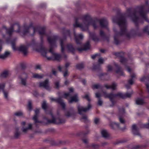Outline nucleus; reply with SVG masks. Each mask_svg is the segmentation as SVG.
<instances>
[{"label":"nucleus","mask_w":149,"mask_h":149,"mask_svg":"<svg viewBox=\"0 0 149 149\" xmlns=\"http://www.w3.org/2000/svg\"><path fill=\"white\" fill-rule=\"evenodd\" d=\"M126 16V15L125 14L121 15L119 18L115 17L112 19L113 22L117 23L120 28L119 32H117L116 29H113V31L115 32V35L114 36V42L116 45H118L120 43L118 40L119 37L123 36L128 38L130 37V34L127 32V23L125 17Z\"/></svg>","instance_id":"1"},{"label":"nucleus","mask_w":149,"mask_h":149,"mask_svg":"<svg viewBox=\"0 0 149 149\" xmlns=\"http://www.w3.org/2000/svg\"><path fill=\"white\" fill-rule=\"evenodd\" d=\"M75 23L74 24V27H79L82 31H86L88 29V26L91 24L94 29H96L98 26L97 21H93L90 16L85 15L75 19Z\"/></svg>","instance_id":"2"},{"label":"nucleus","mask_w":149,"mask_h":149,"mask_svg":"<svg viewBox=\"0 0 149 149\" xmlns=\"http://www.w3.org/2000/svg\"><path fill=\"white\" fill-rule=\"evenodd\" d=\"M32 47V50L40 53L44 57L48 60H52L60 61L61 56L55 52V47Z\"/></svg>","instance_id":"3"},{"label":"nucleus","mask_w":149,"mask_h":149,"mask_svg":"<svg viewBox=\"0 0 149 149\" xmlns=\"http://www.w3.org/2000/svg\"><path fill=\"white\" fill-rule=\"evenodd\" d=\"M61 47V52L62 55L65 58H67V56L65 54L66 52L71 53L74 54L76 51L79 53H81L83 51H86L90 49V47Z\"/></svg>","instance_id":"4"},{"label":"nucleus","mask_w":149,"mask_h":149,"mask_svg":"<svg viewBox=\"0 0 149 149\" xmlns=\"http://www.w3.org/2000/svg\"><path fill=\"white\" fill-rule=\"evenodd\" d=\"M24 33L26 34L28 33H29L32 31L33 32L31 35H33L35 32L38 31L40 35H42L45 33V28L42 27L41 28L34 27L31 26H24Z\"/></svg>","instance_id":"5"},{"label":"nucleus","mask_w":149,"mask_h":149,"mask_svg":"<svg viewBox=\"0 0 149 149\" xmlns=\"http://www.w3.org/2000/svg\"><path fill=\"white\" fill-rule=\"evenodd\" d=\"M83 97L87 100L88 102V106L84 107L83 106L79 105L77 107V109L78 113L80 115H83V112L86 113L89 111L91 108V105L90 103L91 100L89 95L87 94L85 95Z\"/></svg>","instance_id":"6"},{"label":"nucleus","mask_w":149,"mask_h":149,"mask_svg":"<svg viewBox=\"0 0 149 149\" xmlns=\"http://www.w3.org/2000/svg\"><path fill=\"white\" fill-rule=\"evenodd\" d=\"M127 13L128 16L131 17L133 21L136 25L139 19V17L136 15L137 13V11L136 10L129 8L127 10Z\"/></svg>","instance_id":"7"},{"label":"nucleus","mask_w":149,"mask_h":149,"mask_svg":"<svg viewBox=\"0 0 149 149\" xmlns=\"http://www.w3.org/2000/svg\"><path fill=\"white\" fill-rule=\"evenodd\" d=\"M50 115L52 116V120H47V123L48 124L52 123L56 124H64L65 122V120L63 118L60 117L55 118L52 113H50Z\"/></svg>","instance_id":"8"},{"label":"nucleus","mask_w":149,"mask_h":149,"mask_svg":"<svg viewBox=\"0 0 149 149\" xmlns=\"http://www.w3.org/2000/svg\"><path fill=\"white\" fill-rule=\"evenodd\" d=\"M4 28L6 30V33L10 36L12 35V33L14 31V29H15V31L17 32H19L20 31V26L18 24H14L8 29H7L5 27Z\"/></svg>","instance_id":"9"},{"label":"nucleus","mask_w":149,"mask_h":149,"mask_svg":"<svg viewBox=\"0 0 149 149\" xmlns=\"http://www.w3.org/2000/svg\"><path fill=\"white\" fill-rule=\"evenodd\" d=\"M145 6H141L138 7L139 10V14L140 17L146 21L149 22V20L148 19L146 15V12L144 10Z\"/></svg>","instance_id":"10"},{"label":"nucleus","mask_w":149,"mask_h":149,"mask_svg":"<svg viewBox=\"0 0 149 149\" xmlns=\"http://www.w3.org/2000/svg\"><path fill=\"white\" fill-rule=\"evenodd\" d=\"M14 51H18L24 56H26L29 53V47H13Z\"/></svg>","instance_id":"11"},{"label":"nucleus","mask_w":149,"mask_h":149,"mask_svg":"<svg viewBox=\"0 0 149 149\" xmlns=\"http://www.w3.org/2000/svg\"><path fill=\"white\" fill-rule=\"evenodd\" d=\"M50 100L52 101H54L56 103L60 104L62 107V109H64L65 108V104L64 103L63 100L60 97L56 99L51 97Z\"/></svg>","instance_id":"12"},{"label":"nucleus","mask_w":149,"mask_h":149,"mask_svg":"<svg viewBox=\"0 0 149 149\" xmlns=\"http://www.w3.org/2000/svg\"><path fill=\"white\" fill-rule=\"evenodd\" d=\"M23 74L24 76H20L19 77V78L20 79V84L24 86H26L27 85V79H28V77L27 74L26 73H23Z\"/></svg>","instance_id":"13"},{"label":"nucleus","mask_w":149,"mask_h":149,"mask_svg":"<svg viewBox=\"0 0 149 149\" xmlns=\"http://www.w3.org/2000/svg\"><path fill=\"white\" fill-rule=\"evenodd\" d=\"M109 125L111 128L113 130H115L116 128H118L122 130H124L125 129V127H122L120 126V124L114 122L111 123Z\"/></svg>","instance_id":"14"},{"label":"nucleus","mask_w":149,"mask_h":149,"mask_svg":"<svg viewBox=\"0 0 149 149\" xmlns=\"http://www.w3.org/2000/svg\"><path fill=\"white\" fill-rule=\"evenodd\" d=\"M65 36H64L63 38H61L60 39V46L61 47H64L66 41V36H69L70 35V31L67 30L65 31Z\"/></svg>","instance_id":"15"},{"label":"nucleus","mask_w":149,"mask_h":149,"mask_svg":"<svg viewBox=\"0 0 149 149\" xmlns=\"http://www.w3.org/2000/svg\"><path fill=\"white\" fill-rule=\"evenodd\" d=\"M108 95L114 99L116 97H119L122 99L125 98V95L124 94L122 93L119 92L116 94H113V93H108Z\"/></svg>","instance_id":"16"},{"label":"nucleus","mask_w":149,"mask_h":149,"mask_svg":"<svg viewBox=\"0 0 149 149\" xmlns=\"http://www.w3.org/2000/svg\"><path fill=\"white\" fill-rule=\"evenodd\" d=\"M39 86L40 87H43L47 90H49L50 88L49 85V80L46 79L44 81L40 82L39 83Z\"/></svg>","instance_id":"17"},{"label":"nucleus","mask_w":149,"mask_h":149,"mask_svg":"<svg viewBox=\"0 0 149 149\" xmlns=\"http://www.w3.org/2000/svg\"><path fill=\"white\" fill-rule=\"evenodd\" d=\"M132 131L134 135L141 136V134L139 132V128L136 124H133L132 125Z\"/></svg>","instance_id":"18"},{"label":"nucleus","mask_w":149,"mask_h":149,"mask_svg":"<svg viewBox=\"0 0 149 149\" xmlns=\"http://www.w3.org/2000/svg\"><path fill=\"white\" fill-rule=\"evenodd\" d=\"M100 24L102 28H104L108 29L107 25L108 22L106 19L103 18L100 19L99 21Z\"/></svg>","instance_id":"19"},{"label":"nucleus","mask_w":149,"mask_h":149,"mask_svg":"<svg viewBox=\"0 0 149 149\" xmlns=\"http://www.w3.org/2000/svg\"><path fill=\"white\" fill-rule=\"evenodd\" d=\"M76 112L73 108L67 111L65 113V115L67 117L74 116L76 114Z\"/></svg>","instance_id":"20"},{"label":"nucleus","mask_w":149,"mask_h":149,"mask_svg":"<svg viewBox=\"0 0 149 149\" xmlns=\"http://www.w3.org/2000/svg\"><path fill=\"white\" fill-rule=\"evenodd\" d=\"M58 37L56 36L49 37L47 38L48 42L51 45H53L55 43Z\"/></svg>","instance_id":"21"},{"label":"nucleus","mask_w":149,"mask_h":149,"mask_svg":"<svg viewBox=\"0 0 149 149\" xmlns=\"http://www.w3.org/2000/svg\"><path fill=\"white\" fill-rule=\"evenodd\" d=\"M10 54V52L8 51H6L3 54H0V59L5 60L9 57Z\"/></svg>","instance_id":"22"},{"label":"nucleus","mask_w":149,"mask_h":149,"mask_svg":"<svg viewBox=\"0 0 149 149\" xmlns=\"http://www.w3.org/2000/svg\"><path fill=\"white\" fill-rule=\"evenodd\" d=\"M74 35L76 43L77 44H79L81 43L80 40L83 39V36L82 34H79L77 35L75 32H74Z\"/></svg>","instance_id":"23"},{"label":"nucleus","mask_w":149,"mask_h":149,"mask_svg":"<svg viewBox=\"0 0 149 149\" xmlns=\"http://www.w3.org/2000/svg\"><path fill=\"white\" fill-rule=\"evenodd\" d=\"M103 95L105 98H108L109 99L110 101L111 102L112 104L110 105V107H113L115 103L114 99L108 95V93L105 92H103Z\"/></svg>","instance_id":"24"},{"label":"nucleus","mask_w":149,"mask_h":149,"mask_svg":"<svg viewBox=\"0 0 149 149\" xmlns=\"http://www.w3.org/2000/svg\"><path fill=\"white\" fill-rule=\"evenodd\" d=\"M114 65L116 68V72L121 75H123L124 74L121 67L117 64L115 63Z\"/></svg>","instance_id":"25"},{"label":"nucleus","mask_w":149,"mask_h":149,"mask_svg":"<svg viewBox=\"0 0 149 149\" xmlns=\"http://www.w3.org/2000/svg\"><path fill=\"white\" fill-rule=\"evenodd\" d=\"M117 86V83L115 82L112 83L111 85H108L107 84H105L104 86L107 89L111 88L113 90H115L116 89V87Z\"/></svg>","instance_id":"26"},{"label":"nucleus","mask_w":149,"mask_h":149,"mask_svg":"<svg viewBox=\"0 0 149 149\" xmlns=\"http://www.w3.org/2000/svg\"><path fill=\"white\" fill-rule=\"evenodd\" d=\"M21 133L19 131V129L18 127H16L15 128L14 133V137L15 139H18L20 136Z\"/></svg>","instance_id":"27"},{"label":"nucleus","mask_w":149,"mask_h":149,"mask_svg":"<svg viewBox=\"0 0 149 149\" xmlns=\"http://www.w3.org/2000/svg\"><path fill=\"white\" fill-rule=\"evenodd\" d=\"M70 99L68 100V102L69 103H72L73 102H77L78 101L77 94H75L73 97H70Z\"/></svg>","instance_id":"28"},{"label":"nucleus","mask_w":149,"mask_h":149,"mask_svg":"<svg viewBox=\"0 0 149 149\" xmlns=\"http://www.w3.org/2000/svg\"><path fill=\"white\" fill-rule=\"evenodd\" d=\"M80 120L85 123H87L89 122V120L88 118V116L86 114H84L82 115L80 119Z\"/></svg>","instance_id":"29"},{"label":"nucleus","mask_w":149,"mask_h":149,"mask_svg":"<svg viewBox=\"0 0 149 149\" xmlns=\"http://www.w3.org/2000/svg\"><path fill=\"white\" fill-rule=\"evenodd\" d=\"M136 104L139 105H142L145 103L143 100L142 98H138L136 99Z\"/></svg>","instance_id":"30"},{"label":"nucleus","mask_w":149,"mask_h":149,"mask_svg":"<svg viewBox=\"0 0 149 149\" xmlns=\"http://www.w3.org/2000/svg\"><path fill=\"white\" fill-rule=\"evenodd\" d=\"M118 118L119 120V121L120 123V125L121 124L123 125H124V126L123 127H124V126L125 127V129H126V126L125 125V121L123 118L122 117V116L121 115H118Z\"/></svg>","instance_id":"31"},{"label":"nucleus","mask_w":149,"mask_h":149,"mask_svg":"<svg viewBox=\"0 0 149 149\" xmlns=\"http://www.w3.org/2000/svg\"><path fill=\"white\" fill-rule=\"evenodd\" d=\"M85 64L84 62H81L77 64L76 66V68L79 70H81L84 68Z\"/></svg>","instance_id":"32"},{"label":"nucleus","mask_w":149,"mask_h":149,"mask_svg":"<svg viewBox=\"0 0 149 149\" xmlns=\"http://www.w3.org/2000/svg\"><path fill=\"white\" fill-rule=\"evenodd\" d=\"M38 117H33L32 119L34 121V123L36 127H38V123H41L42 122L41 121L39 120L38 119Z\"/></svg>","instance_id":"33"},{"label":"nucleus","mask_w":149,"mask_h":149,"mask_svg":"<svg viewBox=\"0 0 149 149\" xmlns=\"http://www.w3.org/2000/svg\"><path fill=\"white\" fill-rule=\"evenodd\" d=\"M32 124L29 123L28 124V127L26 128H23L22 131L24 133H26L28 130H31L32 129Z\"/></svg>","instance_id":"34"},{"label":"nucleus","mask_w":149,"mask_h":149,"mask_svg":"<svg viewBox=\"0 0 149 149\" xmlns=\"http://www.w3.org/2000/svg\"><path fill=\"white\" fill-rule=\"evenodd\" d=\"M92 69L93 70H97L101 71V68L99 64H95L94 63L93 64Z\"/></svg>","instance_id":"35"},{"label":"nucleus","mask_w":149,"mask_h":149,"mask_svg":"<svg viewBox=\"0 0 149 149\" xmlns=\"http://www.w3.org/2000/svg\"><path fill=\"white\" fill-rule=\"evenodd\" d=\"M101 133L102 137L105 138H107L109 136V134L106 130H102Z\"/></svg>","instance_id":"36"},{"label":"nucleus","mask_w":149,"mask_h":149,"mask_svg":"<svg viewBox=\"0 0 149 149\" xmlns=\"http://www.w3.org/2000/svg\"><path fill=\"white\" fill-rule=\"evenodd\" d=\"M120 62L123 64L125 65H126V64L127 62V59L124 57H121V58H120Z\"/></svg>","instance_id":"37"},{"label":"nucleus","mask_w":149,"mask_h":149,"mask_svg":"<svg viewBox=\"0 0 149 149\" xmlns=\"http://www.w3.org/2000/svg\"><path fill=\"white\" fill-rule=\"evenodd\" d=\"M90 35L91 37L93 40L95 42H97L99 40L98 37L96 36L95 33H90Z\"/></svg>","instance_id":"38"},{"label":"nucleus","mask_w":149,"mask_h":149,"mask_svg":"<svg viewBox=\"0 0 149 149\" xmlns=\"http://www.w3.org/2000/svg\"><path fill=\"white\" fill-rule=\"evenodd\" d=\"M118 115H123L125 113V109L124 107L120 108L119 107L118 108Z\"/></svg>","instance_id":"39"},{"label":"nucleus","mask_w":149,"mask_h":149,"mask_svg":"<svg viewBox=\"0 0 149 149\" xmlns=\"http://www.w3.org/2000/svg\"><path fill=\"white\" fill-rule=\"evenodd\" d=\"M146 80L149 81V74L147 76H144L140 79V81L142 82H144Z\"/></svg>","instance_id":"40"},{"label":"nucleus","mask_w":149,"mask_h":149,"mask_svg":"<svg viewBox=\"0 0 149 149\" xmlns=\"http://www.w3.org/2000/svg\"><path fill=\"white\" fill-rule=\"evenodd\" d=\"M8 76V72L7 71H5L3 72L1 74L0 77L1 78H6Z\"/></svg>","instance_id":"41"},{"label":"nucleus","mask_w":149,"mask_h":149,"mask_svg":"<svg viewBox=\"0 0 149 149\" xmlns=\"http://www.w3.org/2000/svg\"><path fill=\"white\" fill-rule=\"evenodd\" d=\"M44 76L43 75H40L38 74H33V77L34 78L40 79L42 78Z\"/></svg>","instance_id":"42"},{"label":"nucleus","mask_w":149,"mask_h":149,"mask_svg":"<svg viewBox=\"0 0 149 149\" xmlns=\"http://www.w3.org/2000/svg\"><path fill=\"white\" fill-rule=\"evenodd\" d=\"M83 142L86 146L87 148H88L90 146L88 145V143L89 140L87 138L83 139H82Z\"/></svg>","instance_id":"43"},{"label":"nucleus","mask_w":149,"mask_h":149,"mask_svg":"<svg viewBox=\"0 0 149 149\" xmlns=\"http://www.w3.org/2000/svg\"><path fill=\"white\" fill-rule=\"evenodd\" d=\"M144 32L147 33L149 35V26H145L143 29Z\"/></svg>","instance_id":"44"},{"label":"nucleus","mask_w":149,"mask_h":149,"mask_svg":"<svg viewBox=\"0 0 149 149\" xmlns=\"http://www.w3.org/2000/svg\"><path fill=\"white\" fill-rule=\"evenodd\" d=\"M42 109L46 111L47 108V105L45 101H44L42 104Z\"/></svg>","instance_id":"45"},{"label":"nucleus","mask_w":149,"mask_h":149,"mask_svg":"<svg viewBox=\"0 0 149 149\" xmlns=\"http://www.w3.org/2000/svg\"><path fill=\"white\" fill-rule=\"evenodd\" d=\"M100 36L103 39H105L107 38L106 36L104 33L102 31H100Z\"/></svg>","instance_id":"46"},{"label":"nucleus","mask_w":149,"mask_h":149,"mask_svg":"<svg viewBox=\"0 0 149 149\" xmlns=\"http://www.w3.org/2000/svg\"><path fill=\"white\" fill-rule=\"evenodd\" d=\"M27 108L29 110L31 111L32 109V102L30 100L28 101V103L27 105Z\"/></svg>","instance_id":"47"},{"label":"nucleus","mask_w":149,"mask_h":149,"mask_svg":"<svg viewBox=\"0 0 149 149\" xmlns=\"http://www.w3.org/2000/svg\"><path fill=\"white\" fill-rule=\"evenodd\" d=\"M100 121V119L99 118H95L94 119V123L95 124L97 125L99 124Z\"/></svg>","instance_id":"48"},{"label":"nucleus","mask_w":149,"mask_h":149,"mask_svg":"<svg viewBox=\"0 0 149 149\" xmlns=\"http://www.w3.org/2000/svg\"><path fill=\"white\" fill-rule=\"evenodd\" d=\"M132 93V92H131L130 93H127L125 94H124L125 96V98H130L131 97Z\"/></svg>","instance_id":"49"},{"label":"nucleus","mask_w":149,"mask_h":149,"mask_svg":"<svg viewBox=\"0 0 149 149\" xmlns=\"http://www.w3.org/2000/svg\"><path fill=\"white\" fill-rule=\"evenodd\" d=\"M90 131L89 130H87L86 132L82 131L80 132V135H83L85 136L88 134L90 132Z\"/></svg>","instance_id":"50"},{"label":"nucleus","mask_w":149,"mask_h":149,"mask_svg":"<svg viewBox=\"0 0 149 149\" xmlns=\"http://www.w3.org/2000/svg\"><path fill=\"white\" fill-rule=\"evenodd\" d=\"M14 115L17 116H23V113L22 111H19L15 113Z\"/></svg>","instance_id":"51"},{"label":"nucleus","mask_w":149,"mask_h":149,"mask_svg":"<svg viewBox=\"0 0 149 149\" xmlns=\"http://www.w3.org/2000/svg\"><path fill=\"white\" fill-rule=\"evenodd\" d=\"M101 86L100 84H96L93 85L92 86V88L93 89H98L99 88H101Z\"/></svg>","instance_id":"52"},{"label":"nucleus","mask_w":149,"mask_h":149,"mask_svg":"<svg viewBox=\"0 0 149 149\" xmlns=\"http://www.w3.org/2000/svg\"><path fill=\"white\" fill-rule=\"evenodd\" d=\"M35 114L33 117H39V114L40 113L39 110L36 109L35 111Z\"/></svg>","instance_id":"53"},{"label":"nucleus","mask_w":149,"mask_h":149,"mask_svg":"<svg viewBox=\"0 0 149 149\" xmlns=\"http://www.w3.org/2000/svg\"><path fill=\"white\" fill-rule=\"evenodd\" d=\"M4 94V96L5 97V98L8 100V92L6 91L4 89H3L2 90Z\"/></svg>","instance_id":"54"},{"label":"nucleus","mask_w":149,"mask_h":149,"mask_svg":"<svg viewBox=\"0 0 149 149\" xmlns=\"http://www.w3.org/2000/svg\"><path fill=\"white\" fill-rule=\"evenodd\" d=\"M141 128H149V119L148 123L146 124H144L142 125L141 126Z\"/></svg>","instance_id":"55"},{"label":"nucleus","mask_w":149,"mask_h":149,"mask_svg":"<svg viewBox=\"0 0 149 149\" xmlns=\"http://www.w3.org/2000/svg\"><path fill=\"white\" fill-rule=\"evenodd\" d=\"M104 62V60L102 57H100L98 60V62L99 64H102Z\"/></svg>","instance_id":"56"},{"label":"nucleus","mask_w":149,"mask_h":149,"mask_svg":"<svg viewBox=\"0 0 149 149\" xmlns=\"http://www.w3.org/2000/svg\"><path fill=\"white\" fill-rule=\"evenodd\" d=\"M59 83L60 81L59 80L57 81L54 83L55 86L56 88L57 89L58 88H59Z\"/></svg>","instance_id":"57"},{"label":"nucleus","mask_w":149,"mask_h":149,"mask_svg":"<svg viewBox=\"0 0 149 149\" xmlns=\"http://www.w3.org/2000/svg\"><path fill=\"white\" fill-rule=\"evenodd\" d=\"M69 73L67 69L65 70V72H63V76L64 77H68L69 75Z\"/></svg>","instance_id":"58"},{"label":"nucleus","mask_w":149,"mask_h":149,"mask_svg":"<svg viewBox=\"0 0 149 149\" xmlns=\"http://www.w3.org/2000/svg\"><path fill=\"white\" fill-rule=\"evenodd\" d=\"M99 56V57L100 56V54H96L95 55H93L91 56V58L93 59H94L97 56Z\"/></svg>","instance_id":"59"},{"label":"nucleus","mask_w":149,"mask_h":149,"mask_svg":"<svg viewBox=\"0 0 149 149\" xmlns=\"http://www.w3.org/2000/svg\"><path fill=\"white\" fill-rule=\"evenodd\" d=\"M91 146L94 148H98L100 146L97 144H92L91 145Z\"/></svg>","instance_id":"60"},{"label":"nucleus","mask_w":149,"mask_h":149,"mask_svg":"<svg viewBox=\"0 0 149 149\" xmlns=\"http://www.w3.org/2000/svg\"><path fill=\"white\" fill-rule=\"evenodd\" d=\"M70 93H65L64 94V97L65 99H68V97L70 96Z\"/></svg>","instance_id":"61"},{"label":"nucleus","mask_w":149,"mask_h":149,"mask_svg":"<svg viewBox=\"0 0 149 149\" xmlns=\"http://www.w3.org/2000/svg\"><path fill=\"white\" fill-rule=\"evenodd\" d=\"M128 82L129 84L132 85L133 84L134 80L132 79H130L128 81Z\"/></svg>","instance_id":"62"},{"label":"nucleus","mask_w":149,"mask_h":149,"mask_svg":"<svg viewBox=\"0 0 149 149\" xmlns=\"http://www.w3.org/2000/svg\"><path fill=\"white\" fill-rule=\"evenodd\" d=\"M21 67L22 69L24 70L26 68V66L25 64L22 63L21 64Z\"/></svg>","instance_id":"63"},{"label":"nucleus","mask_w":149,"mask_h":149,"mask_svg":"<svg viewBox=\"0 0 149 149\" xmlns=\"http://www.w3.org/2000/svg\"><path fill=\"white\" fill-rule=\"evenodd\" d=\"M90 42L89 41H87L84 44L83 47H90Z\"/></svg>","instance_id":"64"}]
</instances>
